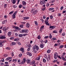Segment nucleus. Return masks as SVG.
<instances>
[{
  "mask_svg": "<svg viewBox=\"0 0 66 66\" xmlns=\"http://www.w3.org/2000/svg\"><path fill=\"white\" fill-rule=\"evenodd\" d=\"M34 22L35 23V25L36 26H38V23H37V22L36 21H35Z\"/></svg>",
  "mask_w": 66,
  "mask_h": 66,
  "instance_id": "7c9ffc66",
  "label": "nucleus"
},
{
  "mask_svg": "<svg viewBox=\"0 0 66 66\" xmlns=\"http://www.w3.org/2000/svg\"><path fill=\"white\" fill-rule=\"evenodd\" d=\"M35 61L34 60L32 61L31 63V65H33L34 64H35Z\"/></svg>",
  "mask_w": 66,
  "mask_h": 66,
  "instance_id": "dca6fc26",
  "label": "nucleus"
},
{
  "mask_svg": "<svg viewBox=\"0 0 66 66\" xmlns=\"http://www.w3.org/2000/svg\"><path fill=\"white\" fill-rule=\"evenodd\" d=\"M62 30L63 29H62V28L60 29L59 31V33H61L62 32Z\"/></svg>",
  "mask_w": 66,
  "mask_h": 66,
  "instance_id": "473e14b6",
  "label": "nucleus"
},
{
  "mask_svg": "<svg viewBox=\"0 0 66 66\" xmlns=\"http://www.w3.org/2000/svg\"><path fill=\"white\" fill-rule=\"evenodd\" d=\"M21 23H22V24H25V22H21Z\"/></svg>",
  "mask_w": 66,
  "mask_h": 66,
  "instance_id": "13d9d810",
  "label": "nucleus"
},
{
  "mask_svg": "<svg viewBox=\"0 0 66 66\" xmlns=\"http://www.w3.org/2000/svg\"><path fill=\"white\" fill-rule=\"evenodd\" d=\"M15 38L14 37H11L10 38V39L11 40H13Z\"/></svg>",
  "mask_w": 66,
  "mask_h": 66,
  "instance_id": "c756f323",
  "label": "nucleus"
},
{
  "mask_svg": "<svg viewBox=\"0 0 66 66\" xmlns=\"http://www.w3.org/2000/svg\"><path fill=\"white\" fill-rule=\"evenodd\" d=\"M65 35V33L64 32L62 34V36H64V35Z\"/></svg>",
  "mask_w": 66,
  "mask_h": 66,
  "instance_id": "338daca9",
  "label": "nucleus"
},
{
  "mask_svg": "<svg viewBox=\"0 0 66 66\" xmlns=\"http://www.w3.org/2000/svg\"><path fill=\"white\" fill-rule=\"evenodd\" d=\"M11 2H12L13 4H15L16 3V0H12Z\"/></svg>",
  "mask_w": 66,
  "mask_h": 66,
  "instance_id": "f3484780",
  "label": "nucleus"
},
{
  "mask_svg": "<svg viewBox=\"0 0 66 66\" xmlns=\"http://www.w3.org/2000/svg\"><path fill=\"white\" fill-rule=\"evenodd\" d=\"M57 57H58V58H59V59H60V60H61V59H62V58H61V57L60 56V55H58Z\"/></svg>",
  "mask_w": 66,
  "mask_h": 66,
  "instance_id": "6e6d98bb",
  "label": "nucleus"
},
{
  "mask_svg": "<svg viewBox=\"0 0 66 66\" xmlns=\"http://www.w3.org/2000/svg\"><path fill=\"white\" fill-rule=\"evenodd\" d=\"M49 17H47L46 18V19L45 20V22H47L48 21V20H49Z\"/></svg>",
  "mask_w": 66,
  "mask_h": 66,
  "instance_id": "a878e982",
  "label": "nucleus"
},
{
  "mask_svg": "<svg viewBox=\"0 0 66 66\" xmlns=\"http://www.w3.org/2000/svg\"><path fill=\"white\" fill-rule=\"evenodd\" d=\"M26 27L28 28H29V27H30V24L27 23L26 24Z\"/></svg>",
  "mask_w": 66,
  "mask_h": 66,
  "instance_id": "a211bd4d",
  "label": "nucleus"
},
{
  "mask_svg": "<svg viewBox=\"0 0 66 66\" xmlns=\"http://www.w3.org/2000/svg\"><path fill=\"white\" fill-rule=\"evenodd\" d=\"M41 38V37H40V36L39 35H38L37 37L38 39H40Z\"/></svg>",
  "mask_w": 66,
  "mask_h": 66,
  "instance_id": "c85d7f7f",
  "label": "nucleus"
},
{
  "mask_svg": "<svg viewBox=\"0 0 66 66\" xmlns=\"http://www.w3.org/2000/svg\"><path fill=\"white\" fill-rule=\"evenodd\" d=\"M52 35V34H50L49 38H50V39L52 38V35Z\"/></svg>",
  "mask_w": 66,
  "mask_h": 66,
  "instance_id": "5701e85b",
  "label": "nucleus"
},
{
  "mask_svg": "<svg viewBox=\"0 0 66 66\" xmlns=\"http://www.w3.org/2000/svg\"><path fill=\"white\" fill-rule=\"evenodd\" d=\"M21 61H20V60L19 59L18 60V62H20L19 63L20 64H21V62H20Z\"/></svg>",
  "mask_w": 66,
  "mask_h": 66,
  "instance_id": "052dcab7",
  "label": "nucleus"
},
{
  "mask_svg": "<svg viewBox=\"0 0 66 66\" xmlns=\"http://www.w3.org/2000/svg\"><path fill=\"white\" fill-rule=\"evenodd\" d=\"M45 3H46V2L44 1V0H41L40 1V4L41 5H43V4H45Z\"/></svg>",
  "mask_w": 66,
  "mask_h": 66,
  "instance_id": "20e7f679",
  "label": "nucleus"
},
{
  "mask_svg": "<svg viewBox=\"0 0 66 66\" xmlns=\"http://www.w3.org/2000/svg\"><path fill=\"white\" fill-rule=\"evenodd\" d=\"M22 4L24 6H25L26 5V4H27V2H25V1H22Z\"/></svg>",
  "mask_w": 66,
  "mask_h": 66,
  "instance_id": "0eeeda50",
  "label": "nucleus"
},
{
  "mask_svg": "<svg viewBox=\"0 0 66 66\" xmlns=\"http://www.w3.org/2000/svg\"><path fill=\"white\" fill-rule=\"evenodd\" d=\"M15 29L17 30H18V31H20V29H21V28H19L18 27H15Z\"/></svg>",
  "mask_w": 66,
  "mask_h": 66,
  "instance_id": "9d476101",
  "label": "nucleus"
},
{
  "mask_svg": "<svg viewBox=\"0 0 66 66\" xmlns=\"http://www.w3.org/2000/svg\"><path fill=\"white\" fill-rule=\"evenodd\" d=\"M16 44V43L15 42H12L11 44V46H13V45H15Z\"/></svg>",
  "mask_w": 66,
  "mask_h": 66,
  "instance_id": "4468645a",
  "label": "nucleus"
},
{
  "mask_svg": "<svg viewBox=\"0 0 66 66\" xmlns=\"http://www.w3.org/2000/svg\"><path fill=\"white\" fill-rule=\"evenodd\" d=\"M55 28V26H53L52 27V29H54V28Z\"/></svg>",
  "mask_w": 66,
  "mask_h": 66,
  "instance_id": "bf43d9fd",
  "label": "nucleus"
},
{
  "mask_svg": "<svg viewBox=\"0 0 66 66\" xmlns=\"http://www.w3.org/2000/svg\"><path fill=\"white\" fill-rule=\"evenodd\" d=\"M26 62L27 64H29L30 62V60L29 59H27L26 60Z\"/></svg>",
  "mask_w": 66,
  "mask_h": 66,
  "instance_id": "aec40b11",
  "label": "nucleus"
},
{
  "mask_svg": "<svg viewBox=\"0 0 66 66\" xmlns=\"http://www.w3.org/2000/svg\"><path fill=\"white\" fill-rule=\"evenodd\" d=\"M18 35V34L16 33H15V36L16 37H17Z\"/></svg>",
  "mask_w": 66,
  "mask_h": 66,
  "instance_id": "c03bdc74",
  "label": "nucleus"
},
{
  "mask_svg": "<svg viewBox=\"0 0 66 66\" xmlns=\"http://www.w3.org/2000/svg\"><path fill=\"white\" fill-rule=\"evenodd\" d=\"M18 40V39L16 38L14 40V41H17V40Z\"/></svg>",
  "mask_w": 66,
  "mask_h": 66,
  "instance_id": "a18cd8bd",
  "label": "nucleus"
},
{
  "mask_svg": "<svg viewBox=\"0 0 66 66\" xmlns=\"http://www.w3.org/2000/svg\"><path fill=\"white\" fill-rule=\"evenodd\" d=\"M37 10H35L32 13V14L33 15H35V14H36L37 13Z\"/></svg>",
  "mask_w": 66,
  "mask_h": 66,
  "instance_id": "ddd939ff",
  "label": "nucleus"
},
{
  "mask_svg": "<svg viewBox=\"0 0 66 66\" xmlns=\"http://www.w3.org/2000/svg\"><path fill=\"white\" fill-rule=\"evenodd\" d=\"M57 61V60H54L53 61V63H55V62H56V61Z\"/></svg>",
  "mask_w": 66,
  "mask_h": 66,
  "instance_id": "8fccbe9b",
  "label": "nucleus"
},
{
  "mask_svg": "<svg viewBox=\"0 0 66 66\" xmlns=\"http://www.w3.org/2000/svg\"><path fill=\"white\" fill-rule=\"evenodd\" d=\"M52 39L53 40H56V38L54 37Z\"/></svg>",
  "mask_w": 66,
  "mask_h": 66,
  "instance_id": "f704fd0d",
  "label": "nucleus"
},
{
  "mask_svg": "<svg viewBox=\"0 0 66 66\" xmlns=\"http://www.w3.org/2000/svg\"><path fill=\"white\" fill-rule=\"evenodd\" d=\"M50 51H51L50 50H48L47 51V52L48 53H50Z\"/></svg>",
  "mask_w": 66,
  "mask_h": 66,
  "instance_id": "4c0bfd02",
  "label": "nucleus"
},
{
  "mask_svg": "<svg viewBox=\"0 0 66 66\" xmlns=\"http://www.w3.org/2000/svg\"><path fill=\"white\" fill-rule=\"evenodd\" d=\"M27 54L29 55L30 56H32V54L31 53H30L29 52H27Z\"/></svg>",
  "mask_w": 66,
  "mask_h": 66,
  "instance_id": "9b49d317",
  "label": "nucleus"
},
{
  "mask_svg": "<svg viewBox=\"0 0 66 66\" xmlns=\"http://www.w3.org/2000/svg\"><path fill=\"white\" fill-rule=\"evenodd\" d=\"M45 9H46V7H45L44 8H43L42 9V10L43 11H44L45 10Z\"/></svg>",
  "mask_w": 66,
  "mask_h": 66,
  "instance_id": "49530a36",
  "label": "nucleus"
},
{
  "mask_svg": "<svg viewBox=\"0 0 66 66\" xmlns=\"http://www.w3.org/2000/svg\"><path fill=\"white\" fill-rule=\"evenodd\" d=\"M21 51H22V52H24V49H23V48H21Z\"/></svg>",
  "mask_w": 66,
  "mask_h": 66,
  "instance_id": "bb28decb",
  "label": "nucleus"
},
{
  "mask_svg": "<svg viewBox=\"0 0 66 66\" xmlns=\"http://www.w3.org/2000/svg\"><path fill=\"white\" fill-rule=\"evenodd\" d=\"M44 57L46 60H47V61L48 62L49 61V60H50V55H48V57L47 58V55H46L44 56Z\"/></svg>",
  "mask_w": 66,
  "mask_h": 66,
  "instance_id": "f03ea898",
  "label": "nucleus"
},
{
  "mask_svg": "<svg viewBox=\"0 0 66 66\" xmlns=\"http://www.w3.org/2000/svg\"><path fill=\"white\" fill-rule=\"evenodd\" d=\"M16 15L13 14V15H12V18H13V19H14V18H15L16 17V16H15Z\"/></svg>",
  "mask_w": 66,
  "mask_h": 66,
  "instance_id": "412c9836",
  "label": "nucleus"
},
{
  "mask_svg": "<svg viewBox=\"0 0 66 66\" xmlns=\"http://www.w3.org/2000/svg\"><path fill=\"white\" fill-rule=\"evenodd\" d=\"M7 5V4H4V6L5 8V7H6Z\"/></svg>",
  "mask_w": 66,
  "mask_h": 66,
  "instance_id": "e2e57ef3",
  "label": "nucleus"
},
{
  "mask_svg": "<svg viewBox=\"0 0 66 66\" xmlns=\"http://www.w3.org/2000/svg\"><path fill=\"white\" fill-rule=\"evenodd\" d=\"M44 38H49V36H45Z\"/></svg>",
  "mask_w": 66,
  "mask_h": 66,
  "instance_id": "774afa93",
  "label": "nucleus"
},
{
  "mask_svg": "<svg viewBox=\"0 0 66 66\" xmlns=\"http://www.w3.org/2000/svg\"><path fill=\"white\" fill-rule=\"evenodd\" d=\"M19 36L20 37H22V36H23L21 34H19Z\"/></svg>",
  "mask_w": 66,
  "mask_h": 66,
  "instance_id": "72a5a7b5",
  "label": "nucleus"
},
{
  "mask_svg": "<svg viewBox=\"0 0 66 66\" xmlns=\"http://www.w3.org/2000/svg\"><path fill=\"white\" fill-rule=\"evenodd\" d=\"M44 46L45 45L43 43H41L40 45V47L41 48H44Z\"/></svg>",
  "mask_w": 66,
  "mask_h": 66,
  "instance_id": "39448f33",
  "label": "nucleus"
},
{
  "mask_svg": "<svg viewBox=\"0 0 66 66\" xmlns=\"http://www.w3.org/2000/svg\"><path fill=\"white\" fill-rule=\"evenodd\" d=\"M20 28H23V25H20Z\"/></svg>",
  "mask_w": 66,
  "mask_h": 66,
  "instance_id": "e433bc0d",
  "label": "nucleus"
},
{
  "mask_svg": "<svg viewBox=\"0 0 66 66\" xmlns=\"http://www.w3.org/2000/svg\"><path fill=\"white\" fill-rule=\"evenodd\" d=\"M5 21H6V20H4L3 21H2V23H3V24H4V23H5Z\"/></svg>",
  "mask_w": 66,
  "mask_h": 66,
  "instance_id": "37998d69",
  "label": "nucleus"
},
{
  "mask_svg": "<svg viewBox=\"0 0 66 66\" xmlns=\"http://www.w3.org/2000/svg\"><path fill=\"white\" fill-rule=\"evenodd\" d=\"M17 61V59H13L12 60V62H14V63H15V62H16Z\"/></svg>",
  "mask_w": 66,
  "mask_h": 66,
  "instance_id": "b1692460",
  "label": "nucleus"
},
{
  "mask_svg": "<svg viewBox=\"0 0 66 66\" xmlns=\"http://www.w3.org/2000/svg\"><path fill=\"white\" fill-rule=\"evenodd\" d=\"M6 49L7 50H10V47H6Z\"/></svg>",
  "mask_w": 66,
  "mask_h": 66,
  "instance_id": "58836bf2",
  "label": "nucleus"
},
{
  "mask_svg": "<svg viewBox=\"0 0 66 66\" xmlns=\"http://www.w3.org/2000/svg\"><path fill=\"white\" fill-rule=\"evenodd\" d=\"M25 29H23V30H21V31L22 32H23V33H25Z\"/></svg>",
  "mask_w": 66,
  "mask_h": 66,
  "instance_id": "09e8293b",
  "label": "nucleus"
},
{
  "mask_svg": "<svg viewBox=\"0 0 66 66\" xmlns=\"http://www.w3.org/2000/svg\"><path fill=\"white\" fill-rule=\"evenodd\" d=\"M22 6L20 4L19 5V8H21V7H22Z\"/></svg>",
  "mask_w": 66,
  "mask_h": 66,
  "instance_id": "3c124183",
  "label": "nucleus"
},
{
  "mask_svg": "<svg viewBox=\"0 0 66 66\" xmlns=\"http://www.w3.org/2000/svg\"><path fill=\"white\" fill-rule=\"evenodd\" d=\"M30 49H31V48H30V47H28V48L27 49V51H29L30 50Z\"/></svg>",
  "mask_w": 66,
  "mask_h": 66,
  "instance_id": "2f4dec72",
  "label": "nucleus"
},
{
  "mask_svg": "<svg viewBox=\"0 0 66 66\" xmlns=\"http://www.w3.org/2000/svg\"><path fill=\"white\" fill-rule=\"evenodd\" d=\"M61 59L63 61H66V59L65 58V57H64L63 56H61Z\"/></svg>",
  "mask_w": 66,
  "mask_h": 66,
  "instance_id": "1a4fd4ad",
  "label": "nucleus"
},
{
  "mask_svg": "<svg viewBox=\"0 0 66 66\" xmlns=\"http://www.w3.org/2000/svg\"><path fill=\"white\" fill-rule=\"evenodd\" d=\"M43 62H44V63H46V60H45V59L43 58Z\"/></svg>",
  "mask_w": 66,
  "mask_h": 66,
  "instance_id": "cd10ccee",
  "label": "nucleus"
},
{
  "mask_svg": "<svg viewBox=\"0 0 66 66\" xmlns=\"http://www.w3.org/2000/svg\"><path fill=\"white\" fill-rule=\"evenodd\" d=\"M22 35H23V36H26V35H27V34H23Z\"/></svg>",
  "mask_w": 66,
  "mask_h": 66,
  "instance_id": "0e129e2a",
  "label": "nucleus"
},
{
  "mask_svg": "<svg viewBox=\"0 0 66 66\" xmlns=\"http://www.w3.org/2000/svg\"><path fill=\"white\" fill-rule=\"evenodd\" d=\"M64 47V45H60L59 46V49H61V48H63Z\"/></svg>",
  "mask_w": 66,
  "mask_h": 66,
  "instance_id": "6ab92c4d",
  "label": "nucleus"
},
{
  "mask_svg": "<svg viewBox=\"0 0 66 66\" xmlns=\"http://www.w3.org/2000/svg\"><path fill=\"white\" fill-rule=\"evenodd\" d=\"M4 18L6 19V18H7V15H5L4 16Z\"/></svg>",
  "mask_w": 66,
  "mask_h": 66,
  "instance_id": "4d7b16f0",
  "label": "nucleus"
},
{
  "mask_svg": "<svg viewBox=\"0 0 66 66\" xmlns=\"http://www.w3.org/2000/svg\"><path fill=\"white\" fill-rule=\"evenodd\" d=\"M53 33H57V31L56 30H55L53 31Z\"/></svg>",
  "mask_w": 66,
  "mask_h": 66,
  "instance_id": "4be33fe9",
  "label": "nucleus"
},
{
  "mask_svg": "<svg viewBox=\"0 0 66 66\" xmlns=\"http://www.w3.org/2000/svg\"><path fill=\"white\" fill-rule=\"evenodd\" d=\"M54 10V8H50L49 9V10H50V11H52V10Z\"/></svg>",
  "mask_w": 66,
  "mask_h": 66,
  "instance_id": "de8ad7c7",
  "label": "nucleus"
},
{
  "mask_svg": "<svg viewBox=\"0 0 66 66\" xmlns=\"http://www.w3.org/2000/svg\"><path fill=\"white\" fill-rule=\"evenodd\" d=\"M12 57H9L6 59V60L7 61H9V60H10V59H12Z\"/></svg>",
  "mask_w": 66,
  "mask_h": 66,
  "instance_id": "393cba45",
  "label": "nucleus"
},
{
  "mask_svg": "<svg viewBox=\"0 0 66 66\" xmlns=\"http://www.w3.org/2000/svg\"><path fill=\"white\" fill-rule=\"evenodd\" d=\"M6 27H4L3 29V31H6Z\"/></svg>",
  "mask_w": 66,
  "mask_h": 66,
  "instance_id": "79ce46f5",
  "label": "nucleus"
},
{
  "mask_svg": "<svg viewBox=\"0 0 66 66\" xmlns=\"http://www.w3.org/2000/svg\"><path fill=\"white\" fill-rule=\"evenodd\" d=\"M17 11H15V12L13 14L16 15V14H17Z\"/></svg>",
  "mask_w": 66,
  "mask_h": 66,
  "instance_id": "680f3d73",
  "label": "nucleus"
},
{
  "mask_svg": "<svg viewBox=\"0 0 66 66\" xmlns=\"http://www.w3.org/2000/svg\"><path fill=\"white\" fill-rule=\"evenodd\" d=\"M63 8H64V7L63 6H61L60 8L61 10H62L63 9Z\"/></svg>",
  "mask_w": 66,
  "mask_h": 66,
  "instance_id": "5fc2aeb1",
  "label": "nucleus"
},
{
  "mask_svg": "<svg viewBox=\"0 0 66 66\" xmlns=\"http://www.w3.org/2000/svg\"><path fill=\"white\" fill-rule=\"evenodd\" d=\"M40 56H38V57H37L36 59V60H38V61H39V60H40Z\"/></svg>",
  "mask_w": 66,
  "mask_h": 66,
  "instance_id": "2eb2a0df",
  "label": "nucleus"
},
{
  "mask_svg": "<svg viewBox=\"0 0 66 66\" xmlns=\"http://www.w3.org/2000/svg\"><path fill=\"white\" fill-rule=\"evenodd\" d=\"M28 31H29V30H28L25 29V33H28Z\"/></svg>",
  "mask_w": 66,
  "mask_h": 66,
  "instance_id": "c9c22d12",
  "label": "nucleus"
},
{
  "mask_svg": "<svg viewBox=\"0 0 66 66\" xmlns=\"http://www.w3.org/2000/svg\"><path fill=\"white\" fill-rule=\"evenodd\" d=\"M4 56H5V57H6L8 56V55L7 54H5L4 55Z\"/></svg>",
  "mask_w": 66,
  "mask_h": 66,
  "instance_id": "603ef678",
  "label": "nucleus"
},
{
  "mask_svg": "<svg viewBox=\"0 0 66 66\" xmlns=\"http://www.w3.org/2000/svg\"><path fill=\"white\" fill-rule=\"evenodd\" d=\"M57 56H58V54L57 53L55 52L54 54V57L55 59H57Z\"/></svg>",
  "mask_w": 66,
  "mask_h": 66,
  "instance_id": "7ed1b4c3",
  "label": "nucleus"
},
{
  "mask_svg": "<svg viewBox=\"0 0 66 66\" xmlns=\"http://www.w3.org/2000/svg\"><path fill=\"white\" fill-rule=\"evenodd\" d=\"M11 34H12V32H11V31H9L8 33L7 36L9 37H10Z\"/></svg>",
  "mask_w": 66,
  "mask_h": 66,
  "instance_id": "6e6552de",
  "label": "nucleus"
},
{
  "mask_svg": "<svg viewBox=\"0 0 66 66\" xmlns=\"http://www.w3.org/2000/svg\"><path fill=\"white\" fill-rule=\"evenodd\" d=\"M23 20H27V19H29V17H25L23 18Z\"/></svg>",
  "mask_w": 66,
  "mask_h": 66,
  "instance_id": "f8f14e48",
  "label": "nucleus"
},
{
  "mask_svg": "<svg viewBox=\"0 0 66 66\" xmlns=\"http://www.w3.org/2000/svg\"><path fill=\"white\" fill-rule=\"evenodd\" d=\"M13 12H14V11H12L10 12L9 13V14H10V15H11V14H12V13H13Z\"/></svg>",
  "mask_w": 66,
  "mask_h": 66,
  "instance_id": "864d4df0",
  "label": "nucleus"
},
{
  "mask_svg": "<svg viewBox=\"0 0 66 66\" xmlns=\"http://www.w3.org/2000/svg\"><path fill=\"white\" fill-rule=\"evenodd\" d=\"M46 24L47 26H49V24L48 23V22H46V23H45Z\"/></svg>",
  "mask_w": 66,
  "mask_h": 66,
  "instance_id": "ea45409f",
  "label": "nucleus"
},
{
  "mask_svg": "<svg viewBox=\"0 0 66 66\" xmlns=\"http://www.w3.org/2000/svg\"><path fill=\"white\" fill-rule=\"evenodd\" d=\"M65 53H63L62 55V56H64V55H65Z\"/></svg>",
  "mask_w": 66,
  "mask_h": 66,
  "instance_id": "69168bd1",
  "label": "nucleus"
},
{
  "mask_svg": "<svg viewBox=\"0 0 66 66\" xmlns=\"http://www.w3.org/2000/svg\"><path fill=\"white\" fill-rule=\"evenodd\" d=\"M44 27V25H43V26H41V27H40V29H43V28Z\"/></svg>",
  "mask_w": 66,
  "mask_h": 66,
  "instance_id": "a19ab883",
  "label": "nucleus"
},
{
  "mask_svg": "<svg viewBox=\"0 0 66 66\" xmlns=\"http://www.w3.org/2000/svg\"><path fill=\"white\" fill-rule=\"evenodd\" d=\"M33 50L34 52L36 53V50L38 51L39 50V47L37 45H35V47H33Z\"/></svg>",
  "mask_w": 66,
  "mask_h": 66,
  "instance_id": "f257e3e1",
  "label": "nucleus"
},
{
  "mask_svg": "<svg viewBox=\"0 0 66 66\" xmlns=\"http://www.w3.org/2000/svg\"><path fill=\"white\" fill-rule=\"evenodd\" d=\"M6 37L5 36H4L2 35L0 36V39H5Z\"/></svg>",
  "mask_w": 66,
  "mask_h": 66,
  "instance_id": "423d86ee",
  "label": "nucleus"
}]
</instances>
